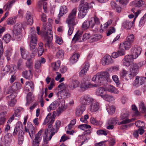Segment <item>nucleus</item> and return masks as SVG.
Instances as JSON below:
<instances>
[{"label":"nucleus","instance_id":"5","mask_svg":"<svg viewBox=\"0 0 146 146\" xmlns=\"http://www.w3.org/2000/svg\"><path fill=\"white\" fill-rule=\"evenodd\" d=\"M77 9L75 8L72 10L69 13L66 20V22L67 24L76 25L77 22L76 21V18L77 13Z\"/></svg>","mask_w":146,"mask_h":146},{"label":"nucleus","instance_id":"13","mask_svg":"<svg viewBox=\"0 0 146 146\" xmlns=\"http://www.w3.org/2000/svg\"><path fill=\"white\" fill-rule=\"evenodd\" d=\"M61 103V100L58 98L51 103L47 108L48 111L50 112L52 110L56 109Z\"/></svg>","mask_w":146,"mask_h":146},{"label":"nucleus","instance_id":"38","mask_svg":"<svg viewBox=\"0 0 146 146\" xmlns=\"http://www.w3.org/2000/svg\"><path fill=\"white\" fill-rule=\"evenodd\" d=\"M65 102V101L64 100H62L61 101V107H59L57 110L58 113L60 114L65 110V109L64 107Z\"/></svg>","mask_w":146,"mask_h":146},{"label":"nucleus","instance_id":"8","mask_svg":"<svg viewBox=\"0 0 146 146\" xmlns=\"http://www.w3.org/2000/svg\"><path fill=\"white\" fill-rule=\"evenodd\" d=\"M17 94L14 93L13 94H11L6 97V100L8 101V105L11 107H14L16 103V100L15 99Z\"/></svg>","mask_w":146,"mask_h":146},{"label":"nucleus","instance_id":"25","mask_svg":"<svg viewBox=\"0 0 146 146\" xmlns=\"http://www.w3.org/2000/svg\"><path fill=\"white\" fill-rule=\"evenodd\" d=\"M106 91H108L111 93L117 94L119 93L118 90L115 88L112 85L105 87Z\"/></svg>","mask_w":146,"mask_h":146},{"label":"nucleus","instance_id":"19","mask_svg":"<svg viewBox=\"0 0 146 146\" xmlns=\"http://www.w3.org/2000/svg\"><path fill=\"white\" fill-rule=\"evenodd\" d=\"M20 84L19 83H15L11 87L8 92L9 94H13L14 93L17 94V90L20 88Z\"/></svg>","mask_w":146,"mask_h":146},{"label":"nucleus","instance_id":"26","mask_svg":"<svg viewBox=\"0 0 146 146\" xmlns=\"http://www.w3.org/2000/svg\"><path fill=\"white\" fill-rule=\"evenodd\" d=\"M102 96V98L105 100L109 102H110L115 100V98L113 96L107 93H106L104 94L103 96Z\"/></svg>","mask_w":146,"mask_h":146},{"label":"nucleus","instance_id":"42","mask_svg":"<svg viewBox=\"0 0 146 146\" xmlns=\"http://www.w3.org/2000/svg\"><path fill=\"white\" fill-rule=\"evenodd\" d=\"M17 18V17H15L14 18L11 17L8 18L7 20V24L11 25L14 24L16 22Z\"/></svg>","mask_w":146,"mask_h":146},{"label":"nucleus","instance_id":"17","mask_svg":"<svg viewBox=\"0 0 146 146\" xmlns=\"http://www.w3.org/2000/svg\"><path fill=\"white\" fill-rule=\"evenodd\" d=\"M91 104L89 108V110L91 112H96L98 110L99 108V104L98 102L93 101L90 102Z\"/></svg>","mask_w":146,"mask_h":146},{"label":"nucleus","instance_id":"24","mask_svg":"<svg viewBox=\"0 0 146 146\" xmlns=\"http://www.w3.org/2000/svg\"><path fill=\"white\" fill-rule=\"evenodd\" d=\"M27 23L28 25H32L33 22V15L29 12H27L26 15Z\"/></svg>","mask_w":146,"mask_h":146},{"label":"nucleus","instance_id":"6","mask_svg":"<svg viewBox=\"0 0 146 146\" xmlns=\"http://www.w3.org/2000/svg\"><path fill=\"white\" fill-rule=\"evenodd\" d=\"M129 115V112L127 109H124L122 110L121 115V119L123 120L120 123V124H126L132 122L134 119H129L127 117Z\"/></svg>","mask_w":146,"mask_h":146},{"label":"nucleus","instance_id":"32","mask_svg":"<svg viewBox=\"0 0 146 146\" xmlns=\"http://www.w3.org/2000/svg\"><path fill=\"white\" fill-rule=\"evenodd\" d=\"M105 87H101L98 88L96 90V94L98 96H100L102 98V96H103L104 92L106 91Z\"/></svg>","mask_w":146,"mask_h":146},{"label":"nucleus","instance_id":"14","mask_svg":"<svg viewBox=\"0 0 146 146\" xmlns=\"http://www.w3.org/2000/svg\"><path fill=\"white\" fill-rule=\"evenodd\" d=\"M57 94L60 95L61 99H65L70 97V94L68 89H65L58 92Z\"/></svg>","mask_w":146,"mask_h":146},{"label":"nucleus","instance_id":"22","mask_svg":"<svg viewBox=\"0 0 146 146\" xmlns=\"http://www.w3.org/2000/svg\"><path fill=\"white\" fill-rule=\"evenodd\" d=\"M34 84L32 82L30 81L26 82L25 89L27 91H32L34 90Z\"/></svg>","mask_w":146,"mask_h":146},{"label":"nucleus","instance_id":"39","mask_svg":"<svg viewBox=\"0 0 146 146\" xmlns=\"http://www.w3.org/2000/svg\"><path fill=\"white\" fill-rule=\"evenodd\" d=\"M60 61L58 60L56 62L53 63L52 64V67L54 70H57L59 69L60 66Z\"/></svg>","mask_w":146,"mask_h":146},{"label":"nucleus","instance_id":"47","mask_svg":"<svg viewBox=\"0 0 146 146\" xmlns=\"http://www.w3.org/2000/svg\"><path fill=\"white\" fill-rule=\"evenodd\" d=\"M21 54L22 58L24 59H26L28 56L25 54V48L23 47H21L20 48Z\"/></svg>","mask_w":146,"mask_h":146},{"label":"nucleus","instance_id":"53","mask_svg":"<svg viewBox=\"0 0 146 146\" xmlns=\"http://www.w3.org/2000/svg\"><path fill=\"white\" fill-rule=\"evenodd\" d=\"M3 39L6 43L9 42L11 39V37L10 35L7 34L3 37Z\"/></svg>","mask_w":146,"mask_h":146},{"label":"nucleus","instance_id":"49","mask_svg":"<svg viewBox=\"0 0 146 146\" xmlns=\"http://www.w3.org/2000/svg\"><path fill=\"white\" fill-rule=\"evenodd\" d=\"M139 110L142 113L145 112L146 111V109L144 105V104L142 102H140L139 106Z\"/></svg>","mask_w":146,"mask_h":146},{"label":"nucleus","instance_id":"52","mask_svg":"<svg viewBox=\"0 0 146 146\" xmlns=\"http://www.w3.org/2000/svg\"><path fill=\"white\" fill-rule=\"evenodd\" d=\"M146 19V13L144 15V16L141 18L140 21L139 22V26L141 27L143 25L145 21V19Z\"/></svg>","mask_w":146,"mask_h":146},{"label":"nucleus","instance_id":"62","mask_svg":"<svg viewBox=\"0 0 146 146\" xmlns=\"http://www.w3.org/2000/svg\"><path fill=\"white\" fill-rule=\"evenodd\" d=\"M90 37V34L85 33L84 34L82 38V42L86 40Z\"/></svg>","mask_w":146,"mask_h":146},{"label":"nucleus","instance_id":"59","mask_svg":"<svg viewBox=\"0 0 146 146\" xmlns=\"http://www.w3.org/2000/svg\"><path fill=\"white\" fill-rule=\"evenodd\" d=\"M33 61L31 58L28 59L26 62V66L29 68L31 67Z\"/></svg>","mask_w":146,"mask_h":146},{"label":"nucleus","instance_id":"36","mask_svg":"<svg viewBox=\"0 0 146 146\" xmlns=\"http://www.w3.org/2000/svg\"><path fill=\"white\" fill-rule=\"evenodd\" d=\"M21 31L17 29H14L13 31L14 35L18 40H20L21 37Z\"/></svg>","mask_w":146,"mask_h":146},{"label":"nucleus","instance_id":"16","mask_svg":"<svg viewBox=\"0 0 146 146\" xmlns=\"http://www.w3.org/2000/svg\"><path fill=\"white\" fill-rule=\"evenodd\" d=\"M118 121L114 118H110L108 121L106 128L108 129H112L114 128V125L116 124Z\"/></svg>","mask_w":146,"mask_h":146},{"label":"nucleus","instance_id":"44","mask_svg":"<svg viewBox=\"0 0 146 146\" xmlns=\"http://www.w3.org/2000/svg\"><path fill=\"white\" fill-rule=\"evenodd\" d=\"M42 46V43H40L37 49L38 53L39 56H41L44 52V49Z\"/></svg>","mask_w":146,"mask_h":146},{"label":"nucleus","instance_id":"41","mask_svg":"<svg viewBox=\"0 0 146 146\" xmlns=\"http://www.w3.org/2000/svg\"><path fill=\"white\" fill-rule=\"evenodd\" d=\"M27 103H29L30 102H32L34 100L35 97L34 96L32 95L31 93L29 92L27 95Z\"/></svg>","mask_w":146,"mask_h":146},{"label":"nucleus","instance_id":"51","mask_svg":"<svg viewBox=\"0 0 146 146\" xmlns=\"http://www.w3.org/2000/svg\"><path fill=\"white\" fill-rule=\"evenodd\" d=\"M91 20H92L95 24L97 25L100 24V19L96 15H95L94 17H92Z\"/></svg>","mask_w":146,"mask_h":146},{"label":"nucleus","instance_id":"31","mask_svg":"<svg viewBox=\"0 0 146 146\" xmlns=\"http://www.w3.org/2000/svg\"><path fill=\"white\" fill-rule=\"evenodd\" d=\"M144 4V2L142 0L134 1H132L131 5L138 7H141Z\"/></svg>","mask_w":146,"mask_h":146},{"label":"nucleus","instance_id":"54","mask_svg":"<svg viewBox=\"0 0 146 146\" xmlns=\"http://www.w3.org/2000/svg\"><path fill=\"white\" fill-rule=\"evenodd\" d=\"M136 126L139 128L143 127L145 126V124L143 121H138L135 123Z\"/></svg>","mask_w":146,"mask_h":146},{"label":"nucleus","instance_id":"23","mask_svg":"<svg viewBox=\"0 0 146 146\" xmlns=\"http://www.w3.org/2000/svg\"><path fill=\"white\" fill-rule=\"evenodd\" d=\"M132 43L126 40L124 42L120 44V48L121 50H123V48L125 50H128L131 47Z\"/></svg>","mask_w":146,"mask_h":146},{"label":"nucleus","instance_id":"60","mask_svg":"<svg viewBox=\"0 0 146 146\" xmlns=\"http://www.w3.org/2000/svg\"><path fill=\"white\" fill-rule=\"evenodd\" d=\"M67 85L66 84H64V83H62L60 84L58 86V88H60V90H63L65 89H68L67 88Z\"/></svg>","mask_w":146,"mask_h":146},{"label":"nucleus","instance_id":"63","mask_svg":"<svg viewBox=\"0 0 146 146\" xmlns=\"http://www.w3.org/2000/svg\"><path fill=\"white\" fill-rule=\"evenodd\" d=\"M41 67V64L40 61L37 60L35 65V68L36 70H39Z\"/></svg>","mask_w":146,"mask_h":146},{"label":"nucleus","instance_id":"61","mask_svg":"<svg viewBox=\"0 0 146 146\" xmlns=\"http://www.w3.org/2000/svg\"><path fill=\"white\" fill-rule=\"evenodd\" d=\"M23 26L22 24L19 23H17L15 26V29H17L20 31H21Z\"/></svg>","mask_w":146,"mask_h":146},{"label":"nucleus","instance_id":"1","mask_svg":"<svg viewBox=\"0 0 146 146\" xmlns=\"http://www.w3.org/2000/svg\"><path fill=\"white\" fill-rule=\"evenodd\" d=\"M131 51L132 55H126L122 60V63L124 66L128 67L130 65L133 59L137 58L141 54V49L140 47H134L132 48Z\"/></svg>","mask_w":146,"mask_h":146},{"label":"nucleus","instance_id":"45","mask_svg":"<svg viewBox=\"0 0 146 146\" xmlns=\"http://www.w3.org/2000/svg\"><path fill=\"white\" fill-rule=\"evenodd\" d=\"M107 110L109 114H112L115 112V108L113 106H109L107 108Z\"/></svg>","mask_w":146,"mask_h":146},{"label":"nucleus","instance_id":"27","mask_svg":"<svg viewBox=\"0 0 146 146\" xmlns=\"http://www.w3.org/2000/svg\"><path fill=\"white\" fill-rule=\"evenodd\" d=\"M22 75L24 78L29 80L31 79L33 76V74L30 70L23 71L22 73Z\"/></svg>","mask_w":146,"mask_h":146},{"label":"nucleus","instance_id":"57","mask_svg":"<svg viewBox=\"0 0 146 146\" xmlns=\"http://www.w3.org/2000/svg\"><path fill=\"white\" fill-rule=\"evenodd\" d=\"M101 36H98L97 35H95L92 37L90 39V41L91 42H95L98 40L100 38H101Z\"/></svg>","mask_w":146,"mask_h":146},{"label":"nucleus","instance_id":"30","mask_svg":"<svg viewBox=\"0 0 146 146\" xmlns=\"http://www.w3.org/2000/svg\"><path fill=\"white\" fill-rule=\"evenodd\" d=\"M82 33V32H79V31L77 32L72 38V40L73 41L75 40V41H78L79 42H82V39H81V38Z\"/></svg>","mask_w":146,"mask_h":146},{"label":"nucleus","instance_id":"43","mask_svg":"<svg viewBox=\"0 0 146 146\" xmlns=\"http://www.w3.org/2000/svg\"><path fill=\"white\" fill-rule=\"evenodd\" d=\"M64 52L62 50H59L57 52L56 56L59 58H62L64 56Z\"/></svg>","mask_w":146,"mask_h":146},{"label":"nucleus","instance_id":"34","mask_svg":"<svg viewBox=\"0 0 146 146\" xmlns=\"http://www.w3.org/2000/svg\"><path fill=\"white\" fill-rule=\"evenodd\" d=\"M139 66L136 63L133 64V65L131 66L130 68V72L133 73H135L137 74L138 72Z\"/></svg>","mask_w":146,"mask_h":146},{"label":"nucleus","instance_id":"33","mask_svg":"<svg viewBox=\"0 0 146 146\" xmlns=\"http://www.w3.org/2000/svg\"><path fill=\"white\" fill-rule=\"evenodd\" d=\"M42 130H40L39 131L38 133L36 134L35 139L33 141L40 143L42 139Z\"/></svg>","mask_w":146,"mask_h":146},{"label":"nucleus","instance_id":"46","mask_svg":"<svg viewBox=\"0 0 146 146\" xmlns=\"http://www.w3.org/2000/svg\"><path fill=\"white\" fill-rule=\"evenodd\" d=\"M69 29L68 32V35L70 36L71 35L73 32L74 26L76 25H73L72 24H67Z\"/></svg>","mask_w":146,"mask_h":146},{"label":"nucleus","instance_id":"29","mask_svg":"<svg viewBox=\"0 0 146 146\" xmlns=\"http://www.w3.org/2000/svg\"><path fill=\"white\" fill-rule=\"evenodd\" d=\"M133 25L132 22L129 20H127L122 23V26L127 29H130Z\"/></svg>","mask_w":146,"mask_h":146},{"label":"nucleus","instance_id":"20","mask_svg":"<svg viewBox=\"0 0 146 146\" xmlns=\"http://www.w3.org/2000/svg\"><path fill=\"white\" fill-rule=\"evenodd\" d=\"M85 110V107L84 105H80L78 106L76 109V116L77 117L80 116Z\"/></svg>","mask_w":146,"mask_h":146},{"label":"nucleus","instance_id":"37","mask_svg":"<svg viewBox=\"0 0 146 146\" xmlns=\"http://www.w3.org/2000/svg\"><path fill=\"white\" fill-rule=\"evenodd\" d=\"M79 57L80 55L78 53L75 54L71 57L70 61L72 63H74L78 61Z\"/></svg>","mask_w":146,"mask_h":146},{"label":"nucleus","instance_id":"2","mask_svg":"<svg viewBox=\"0 0 146 146\" xmlns=\"http://www.w3.org/2000/svg\"><path fill=\"white\" fill-rule=\"evenodd\" d=\"M43 27L45 30H47L46 31L44 32L43 36L47 40L45 46L48 47H52L53 44L52 40L53 38V36L51 32L52 27L51 24L47 23H44L43 24Z\"/></svg>","mask_w":146,"mask_h":146},{"label":"nucleus","instance_id":"21","mask_svg":"<svg viewBox=\"0 0 146 146\" xmlns=\"http://www.w3.org/2000/svg\"><path fill=\"white\" fill-rule=\"evenodd\" d=\"M95 25L94 22L92 20H90L89 21H85L82 24V27L84 29H87L90 26L91 28H93Z\"/></svg>","mask_w":146,"mask_h":146},{"label":"nucleus","instance_id":"64","mask_svg":"<svg viewBox=\"0 0 146 146\" xmlns=\"http://www.w3.org/2000/svg\"><path fill=\"white\" fill-rule=\"evenodd\" d=\"M23 63V61L21 60H19L17 63V68L19 70L22 69Z\"/></svg>","mask_w":146,"mask_h":146},{"label":"nucleus","instance_id":"7","mask_svg":"<svg viewBox=\"0 0 146 146\" xmlns=\"http://www.w3.org/2000/svg\"><path fill=\"white\" fill-rule=\"evenodd\" d=\"M47 132L48 130H46L45 132V136L43 137V143L42 144V146H48V141L51 140L52 136L56 133V131L54 128L52 129L51 130L50 135L48 139Z\"/></svg>","mask_w":146,"mask_h":146},{"label":"nucleus","instance_id":"56","mask_svg":"<svg viewBox=\"0 0 146 146\" xmlns=\"http://www.w3.org/2000/svg\"><path fill=\"white\" fill-rule=\"evenodd\" d=\"M91 127L90 125L87 124H82L79 125L78 128L80 129L84 130L85 129H89Z\"/></svg>","mask_w":146,"mask_h":146},{"label":"nucleus","instance_id":"15","mask_svg":"<svg viewBox=\"0 0 146 146\" xmlns=\"http://www.w3.org/2000/svg\"><path fill=\"white\" fill-rule=\"evenodd\" d=\"M51 115L52 114L49 113L47 116L44 121L45 124L48 123V127L50 128L51 127L54 121V117Z\"/></svg>","mask_w":146,"mask_h":146},{"label":"nucleus","instance_id":"35","mask_svg":"<svg viewBox=\"0 0 146 146\" xmlns=\"http://www.w3.org/2000/svg\"><path fill=\"white\" fill-rule=\"evenodd\" d=\"M68 9L67 7L65 5L62 6L60 8L59 15L60 16H62L64 15L67 13Z\"/></svg>","mask_w":146,"mask_h":146},{"label":"nucleus","instance_id":"28","mask_svg":"<svg viewBox=\"0 0 146 146\" xmlns=\"http://www.w3.org/2000/svg\"><path fill=\"white\" fill-rule=\"evenodd\" d=\"M79 82L76 80L72 81L71 84L68 85V87L70 89L73 90L76 88L78 87L79 85Z\"/></svg>","mask_w":146,"mask_h":146},{"label":"nucleus","instance_id":"50","mask_svg":"<svg viewBox=\"0 0 146 146\" xmlns=\"http://www.w3.org/2000/svg\"><path fill=\"white\" fill-rule=\"evenodd\" d=\"M6 114V112H3L0 114V124L3 125L5 123V119L4 117L3 116H2L3 115H5Z\"/></svg>","mask_w":146,"mask_h":146},{"label":"nucleus","instance_id":"10","mask_svg":"<svg viewBox=\"0 0 146 146\" xmlns=\"http://www.w3.org/2000/svg\"><path fill=\"white\" fill-rule=\"evenodd\" d=\"M100 86L99 85H98L97 84H92L88 81H86L84 82L81 84L80 87L82 89H83L86 90L93 87H97Z\"/></svg>","mask_w":146,"mask_h":146},{"label":"nucleus","instance_id":"11","mask_svg":"<svg viewBox=\"0 0 146 146\" xmlns=\"http://www.w3.org/2000/svg\"><path fill=\"white\" fill-rule=\"evenodd\" d=\"M93 101V99L90 96L87 95L83 96L80 98V102L82 105H86L88 104Z\"/></svg>","mask_w":146,"mask_h":146},{"label":"nucleus","instance_id":"48","mask_svg":"<svg viewBox=\"0 0 146 146\" xmlns=\"http://www.w3.org/2000/svg\"><path fill=\"white\" fill-rule=\"evenodd\" d=\"M134 40V35L132 34H130L128 35L126 39V40L133 43Z\"/></svg>","mask_w":146,"mask_h":146},{"label":"nucleus","instance_id":"3","mask_svg":"<svg viewBox=\"0 0 146 146\" xmlns=\"http://www.w3.org/2000/svg\"><path fill=\"white\" fill-rule=\"evenodd\" d=\"M109 77V74L107 72H101L94 75L92 80L96 83H102L103 81L107 80Z\"/></svg>","mask_w":146,"mask_h":146},{"label":"nucleus","instance_id":"58","mask_svg":"<svg viewBox=\"0 0 146 146\" xmlns=\"http://www.w3.org/2000/svg\"><path fill=\"white\" fill-rule=\"evenodd\" d=\"M97 134L99 135H106L107 134V132L106 130L99 129L97 131Z\"/></svg>","mask_w":146,"mask_h":146},{"label":"nucleus","instance_id":"55","mask_svg":"<svg viewBox=\"0 0 146 146\" xmlns=\"http://www.w3.org/2000/svg\"><path fill=\"white\" fill-rule=\"evenodd\" d=\"M139 77L138 76L136 77L135 80L133 83V86L137 87L139 86Z\"/></svg>","mask_w":146,"mask_h":146},{"label":"nucleus","instance_id":"40","mask_svg":"<svg viewBox=\"0 0 146 146\" xmlns=\"http://www.w3.org/2000/svg\"><path fill=\"white\" fill-rule=\"evenodd\" d=\"M36 47L33 46H30V50L31 51L30 56L31 58H34L36 55Z\"/></svg>","mask_w":146,"mask_h":146},{"label":"nucleus","instance_id":"18","mask_svg":"<svg viewBox=\"0 0 146 146\" xmlns=\"http://www.w3.org/2000/svg\"><path fill=\"white\" fill-rule=\"evenodd\" d=\"M103 59L104 60L102 61V64L103 66L111 64L113 63V61L111 56L109 55H106L104 56Z\"/></svg>","mask_w":146,"mask_h":146},{"label":"nucleus","instance_id":"12","mask_svg":"<svg viewBox=\"0 0 146 146\" xmlns=\"http://www.w3.org/2000/svg\"><path fill=\"white\" fill-rule=\"evenodd\" d=\"M35 33V31H32L30 33L31 39L30 46H36L37 44V39Z\"/></svg>","mask_w":146,"mask_h":146},{"label":"nucleus","instance_id":"4","mask_svg":"<svg viewBox=\"0 0 146 146\" xmlns=\"http://www.w3.org/2000/svg\"><path fill=\"white\" fill-rule=\"evenodd\" d=\"M81 3L79 6L80 11L78 14L79 18L82 19L84 18L86 14L88 11L90 7L89 3L85 2L84 0H82Z\"/></svg>","mask_w":146,"mask_h":146},{"label":"nucleus","instance_id":"9","mask_svg":"<svg viewBox=\"0 0 146 146\" xmlns=\"http://www.w3.org/2000/svg\"><path fill=\"white\" fill-rule=\"evenodd\" d=\"M25 131L26 133H29L31 139L34 138V135L35 134V128L30 123H28L27 126L25 127Z\"/></svg>","mask_w":146,"mask_h":146}]
</instances>
